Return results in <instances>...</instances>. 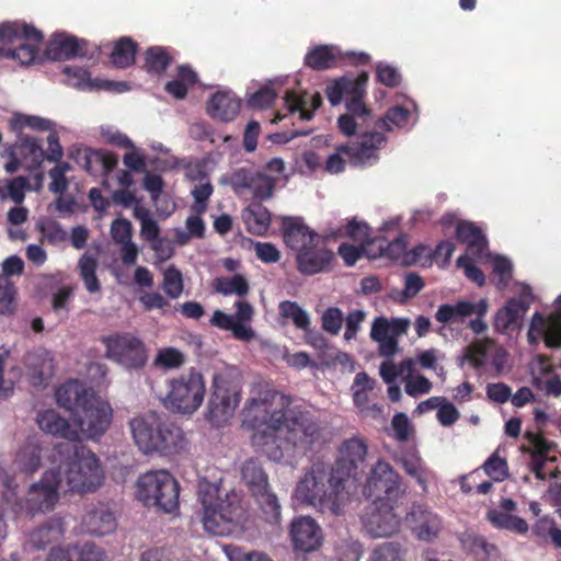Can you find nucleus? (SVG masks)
Masks as SVG:
<instances>
[{"label": "nucleus", "mask_w": 561, "mask_h": 561, "mask_svg": "<svg viewBox=\"0 0 561 561\" xmlns=\"http://www.w3.org/2000/svg\"><path fill=\"white\" fill-rule=\"evenodd\" d=\"M291 403L290 397L259 385L242 410V427L251 431L252 446L274 462L293 463L322 437L318 420Z\"/></svg>", "instance_id": "nucleus-1"}, {"label": "nucleus", "mask_w": 561, "mask_h": 561, "mask_svg": "<svg viewBox=\"0 0 561 561\" xmlns=\"http://www.w3.org/2000/svg\"><path fill=\"white\" fill-rule=\"evenodd\" d=\"M400 484L399 473L388 462L377 461L363 489L366 497H375L362 515L363 527L370 537H390L399 531L401 518L388 501L400 494Z\"/></svg>", "instance_id": "nucleus-2"}, {"label": "nucleus", "mask_w": 561, "mask_h": 561, "mask_svg": "<svg viewBox=\"0 0 561 561\" xmlns=\"http://www.w3.org/2000/svg\"><path fill=\"white\" fill-rule=\"evenodd\" d=\"M196 516L206 533L213 536H243L251 520L236 492H222L217 483L198 481Z\"/></svg>", "instance_id": "nucleus-3"}, {"label": "nucleus", "mask_w": 561, "mask_h": 561, "mask_svg": "<svg viewBox=\"0 0 561 561\" xmlns=\"http://www.w3.org/2000/svg\"><path fill=\"white\" fill-rule=\"evenodd\" d=\"M345 476L331 465L313 462L298 479L293 499L320 513L341 515L351 500Z\"/></svg>", "instance_id": "nucleus-4"}, {"label": "nucleus", "mask_w": 561, "mask_h": 561, "mask_svg": "<svg viewBox=\"0 0 561 561\" xmlns=\"http://www.w3.org/2000/svg\"><path fill=\"white\" fill-rule=\"evenodd\" d=\"M298 84L297 76H278L270 79L256 92L251 94L249 103L256 108H266L271 106L278 93L284 90V106L277 113L273 123L284 119L287 116L298 121H310L314 112L322 104L320 93L302 91L296 89Z\"/></svg>", "instance_id": "nucleus-5"}, {"label": "nucleus", "mask_w": 561, "mask_h": 561, "mask_svg": "<svg viewBox=\"0 0 561 561\" xmlns=\"http://www.w3.org/2000/svg\"><path fill=\"white\" fill-rule=\"evenodd\" d=\"M56 455L62 463L55 469L62 491L79 494L93 493L104 482V470L99 457L84 446L61 443L55 447Z\"/></svg>", "instance_id": "nucleus-6"}, {"label": "nucleus", "mask_w": 561, "mask_h": 561, "mask_svg": "<svg viewBox=\"0 0 561 561\" xmlns=\"http://www.w3.org/2000/svg\"><path fill=\"white\" fill-rule=\"evenodd\" d=\"M367 73L357 78L341 77L327 87L325 93L331 105L335 106L345 98L346 113L337 119V126L345 136H353L371 121V112L363 102Z\"/></svg>", "instance_id": "nucleus-7"}, {"label": "nucleus", "mask_w": 561, "mask_h": 561, "mask_svg": "<svg viewBox=\"0 0 561 561\" xmlns=\"http://www.w3.org/2000/svg\"><path fill=\"white\" fill-rule=\"evenodd\" d=\"M242 399L240 380L230 370L213 375L210 394L205 417L213 427L222 428L230 424Z\"/></svg>", "instance_id": "nucleus-8"}, {"label": "nucleus", "mask_w": 561, "mask_h": 561, "mask_svg": "<svg viewBox=\"0 0 561 561\" xmlns=\"http://www.w3.org/2000/svg\"><path fill=\"white\" fill-rule=\"evenodd\" d=\"M205 394V378L192 368L167 381V392L160 401L171 413L191 416L203 405Z\"/></svg>", "instance_id": "nucleus-9"}, {"label": "nucleus", "mask_w": 561, "mask_h": 561, "mask_svg": "<svg viewBox=\"0 0 561 561\" xmlns=\"http://www.w3.org/2000/svg\"><path fill=\"white\" fill-rule=\"evenodd\" d=\"M43 34L34 26L14 21L0 24V58L15 60L27 66L38 56Z\"/></svg>", "instance_id": "nucleus-10"}, {"label": "nucleus", "mask_w": 561, "mask_h": 561, "mask_svg": "<svg viewBox=\"0 0 561 561\" xmlns=\"http://www.w3.org/2000/svg\"><path fill=\"white\" fill-rule=\"evenodd\" d=\"M179 483L167 470L148 471L136 483V497L146 506H157L165 513L179 508Z\"/></svg>", "instance_id": "nucleus-11"}, {"label": "nucleus", "mask_w": 561, "mask_h": 561, "mask_svg": "<svg viewBox=\"0 0 561 561\" xmlns=\"http://www.w3.org/2000/svg\"><path fill=\"white\" fill-rule=\"evenodd\" d=\"M113 421L111 404L99 396H90V400L76 413L72 422L80 438L98 439L105 434Z\"/></svg>", "instance_id": "nucleus-12"}, {"label": "nucleus", "mask_w": 561, "mask_h": 561, "mask_svg": "<svg viewBox=\"0 0 561 561\" xmlns=\"http://www.w3.org/2000/svg\"><path fill=\"white\" fill-rule=\"evenodd\" d=\"M276 178L252 169L240 168L221 178V183L229 185L244 199L264 201L273 196Z\"/></svg>", "instance_id": "nucleus-13"}, {"label": "nucleus", "mask_w": 561, "mask_h": 561, "mask_svg": "<svg viewBox=\"0 0 561 561\" xmlns=\"http://www.w3.org/2000/svg\"><path fill=\"white\" fill-rule=\"evenodd\" d=\"M506 362L507 352L490 337L473 341L458 357L459 366L468 365L479 374L486 373L489 369L501 373Z\"/></svg>", "instance_id": "nucleus-14"}, {"label": "nucleus", "mask_w": 561, "mask_h": 561, "mask_svg": "<svg viewBox=\"0 0 561 561\" xmlns=\"http://www.w3.org/2000/svg\"><path fill=\"white\" fill-rule=\"evenodd\" d=\"M60 491L58 474L55 469H49L37 483L31 485L26 497L15 503L14 510L28 515L50 511L58 503Z\"/></svg>", "instance_id": "nucleus-15"}, {"label": "nucleus", "mask_w": 561, "mask_h": 561, "mask_svg": "<svg viewBox=\"0 0 561 561\" xmlns=\"http://www.w3.org/2000/svg\"><path fill=\"white\" fill-rule=\"evenodd\" d=\"M513 291L516 296L510 298L494 314V330L501 334L520 330L523 320L534 301L531 287L526 283H515Z\"/></svg>", "instance_id": "nucleus-16"}, {"label": "nucleus", "mask_w": 561, "mask_h": 561, "mask_svg": "<svg viewBox=\"0 0 561 561\" xmlns=\"http://www.w3.org/2000/svg\"><path fill=\"white\" fill-rule=\"evenodd\" d=\"M1 157L8 159L3 167L7 173L13 174L20 169L31 172L42 167L45 150L39 139L24 135L20 136L14 144L7 145Z\"/></svg>", "instance_id": "nucleus-17"}, {"label": "nucleus", "mask_w": 561, "mask_h": 561, "mask_svg": "<svg viewBox=\"0 0 561 561\" xmlns=\"http://www.w3.org/2000/svg\"><path fill=\"white\" fill-rule=\"evenodd\" d=\"M106 357L127 369L142 367L147 362L145 344L129 333L115 334L104 340Z\"/></svg>", "instance_id": "nucleus-18"}, {"label": "nucleus", "mask_w": 561, "mask_h": 561, "mask_svg": "<svg viewBox=\"0 0 561 561\" xmlns=\"http://www.w3.org/2000/svg\"><path fill=\"white\" fill-rule=\"evenodd\" d=\"M556 312L533 313L527 331V341L536 346L543 342L548 348H561V294L554 300Z\"/></svg>", "instance_id": "nucleus-19"}, {"label": "nucleus", "mask_w": 561, "mask_h": 561, "mask_svg": "<svg viewBox=\"0 0 561 561\" xmlns=\"http://www.w3.org/2000/svg\"><path fill=\"white\" fill-rule=\"evenodd\" d=\"M234 308V314L215 310L209 322L218 329L230 331L234 339L249 342L255 337V332L251 327L254 309L244 300L237 301Z\"/></svg>", "instance_id": "nucleus-20"}, {"label": "nucleus", "mask_w": 561, "mask_h": 561, "mask_svg": "<svg viewBox=\"0 0 561 561\" xmlns=\"http://www.w3.org/2000/svg\"><path fill=\"white\" fill-rule=\"evenodd\" d=\"M373 119L366 125L369 124ZM365 128L362 127L356 134L358 137L346 144L348 149V161L356 167H370L378 162L380 158V151L387 145V137L376 130L362 131Z\"/></svg>", "instance_id": "nucleus-21"}, {"label": "nucleus", "mask_w": 561, "mask_h": 561, "mask_svg": "<svg viewBox=\"0 0 561 561\" xmlns=\"http://www.w3.org/2000/svg\"><path fill=\"white\" fill-rule=\"evenodd\" d=\"M157 430L156 440H151L148 437L142 439V445L146 448L152 449V454L175 456L187 449L188 439L186 434L176 423L163 420L160 416Z\"/></svg>", "instance_id": "nucleus-22"}, {"label": "nucleus", "mask_w": 561, "mask_h": 561, "mask_svg": "<svg viewBox=\"0 0 561 561\" xmlns=\"http://www.w3.org/2000/svg\"><path fill=\"white\" fill-rule=\"evenodd\" d=\"M410 320L407 318L377 317L374 319L370 337L378 344L379 354L391 358L398 352V339L407 333Z\"/></svg>", "instance_id": "nucleus-23"}, {"label": "nucleus", "mask_w": 561, "mask_h": 561, "mask_svg": "<svg viewBox=\"0 0 561 561\" xmlns=\"http://www.w3.org/2000/svg\"><path fill=\"white\" fill-rule=\"evenodd\" d=\"M342 60H348L355 64H367L369 56L363 51H343L335 45L314 46L305 56V64L317 70L333 68Z\"/></svg>", "instance_id": "nucleus-24"}, {"label": "nucleus", "mask_w": 561, "mask_h": 561, "mask_svg": "<svg viewBox=\"0 0 561 561\" xmlns=\"http://www.w3.org/2000/svg\"><path fill=\"white\" fill-rule=\"evenodd\" d=\"M290 540L295 550L309 553L318 550L323 543V531L310 516H299L291 520Z\"/></svg>", "instance_id": "nucleus-25"}, {"label": "nucleus", "mask_w": 561, "mask_h": 561, "mask_svg": "<svg viewBox=\"0 0 561 561\" xmlns=\"http://www.w3.org/2000/svg\"><path fill=\"white\" fill-rule=\"evenodd\" d=\"M69 154L77 164L94 176L111 172L117 164V159L113 153L82 145H73Z\"/></svg>", "instance_id": "nucleus-26"}, {"label": "nucleus", "mask_w": 561, "mask_h": 561, "mask_svg": "<svg viewBox=\"0 0 561 561\" xmlns=\"http://www.w3.org/2000/svg\"><path fill=\"white\" fill-rule=\"evenodd\" d=\"M417 119L419 114L415 102L403 96L388 108L376 125L386 131L409 130L416 124Z\"/></svg>", "instance_id": "nucleus-27"}, {"label": "nucleus", "mask_w": 561, "mask_h": 561, "mask_svg": "<svg viewBox=\"0 0 561 561\" xmlns=\"http://www.w3.org/2000/svg\"><path fill=\"white\" fill-rule=\"evenodd\" d=\"M333 252L324 244V239L313 242L297 254V268L304 275H314L330 270Z\"/></svg>", "instance_id": "nucleus-28"}, {"label": "nucleus", "mask_w": 561, "mask_h": 561, "mask_svg": "<svg viewBox=\"0 0 561 561\" xmlns=\"http://www.w3.org/2000/svg\"><path fill=\"white\" fill-rule=\"evenodd\" d=\"M376 383V379L365 371L357 373L352 382L353 402L363 417L380 419L382 416V407L377 403H369V394L375 389Z\"/></svg>", "instance_id": "nucleus-29"}, {"label": "nucleus", "mask_w": 561, "mask_h": 561, "mask_svg": "<svg viewBox=\"0 0 561 561\" xmlns=\"http://www.w3.org/2000/svg\"><path fill=\"white\" fill-rule=\"evenodd\" d=\"M407 522L413 535L422 541L435 539L442 529L439 516L421 505L412 507L407 515Z\"/></svg>", "instance_id": "nucleus-30"}, {"label": "nucleus", "mask_w": 561, "mask_h": 561, "mask_svg": "<svg viewBox=\"0 0 561 561\" xmlns=\"http://www.w3.org/2000/svg\"><path fill=\"white\" fill-rule=\"evenodd\" d=\"M83 531L92 536H106L116 530L117 523L114 513L105 504L89 506L82 516Z\"/></svg>", "instance_id": "nucleus-31"}, {"label": "nucleus", "mask_w": 561, "mask_h": 561, "mask_svg": "<svg viewBox=\"0 0 561 561\" xmlns=\"http://www.w3.org/2000/svg\"><path fill=\"white\" fill-rule=\"evenodd\" d=\"M488 310L489 301L485 298L478 302L458 300L455 304L440 305L435 313V319L443 324L457 323L467 317L473 316V313L486 314Z\"/></svg>", "instance_id": "nucleus-32"}, {"label": "nucleus", "mask_w": 561, "mask_h": 561, "mask_svg": "<svg viewBox=\"0 0 561 561\" xmlns=\"http://www.w3.org/2000/svg\"><path fill=\"white\" fill-rule=\"evenodd\" d=\"M241 108V100L229 89H219L207 102V114L220 122L233 121Z\"/></svg>", "instance_id": "nucleus-33"}, {"label": "nucleus", "mask_w": 561, "mask_h": 561, "mask_svg": "<svg viewBox=\"0 0 561 561\" xmlns=\"http://www.w3.org/2000/svg\"><path fill=\"white\" fill-rule=\"evenodd\" d=\"M282 226L284 242L297 254L312 245L314 241H320L321 236L312 231L300 218H284Z\"/></svg>", "instance_id": "nucleus-34"}, {"label": "nucleus", "mask_w": 561, "mask_h": 561, "mask_svg": "<svg viewBox=\"0 0 561 561\" xmlns=\"http://www.w3.org/2000/svg\"><path fill=\"white\" fill-rule=\"evenodd\" d=\"M404 472L412 478L417 485L426 492L431 482L436 480V473L432 470L415 449L404 450L397 458Z\"/></svg>", "instance_id": "nucleus-35"}, {"label": "nucleus", "mask_w": 561, "mask_h": 561, "mask_svg": "<svg viewBox=\"0 0 561 561\" xmlns=\"http://www.w3.org/2000/svg\"><path fill=\"white\" fill-rule=\"evenodd\" d=\"M47 561H107L106 553L91 541L51 549Z\"/></svg>", "instance_id": "nucleus-36"}, {"label": "nucleus", "mask_w": 561, "mask_h": 561, "mask_svg": "<svg viewBox=\"0 0 561 561\" xmlns=\"http://www.w3.org/2000/svg\"><path fill=\"white\" fill-rule=\"evenodd\" d=\"M36 423L41 431L55 437H61L69 442H79L80 435L75 424L71 425L68 420L61 417L53 409L44 410L37 413Z\"/></svg>", "instance_id": "nucleus-37"}, {"label": "nucleus", "mask_w": 561, "mask_h": 561, "mask_svg": "<svg viewBox=\"0 0 561 561\" xmlns=\"http://www.w3.org/2000/svg\"><path fill=\"white\" fill-rule=\"evenodd\" d=\"M367 454V446L359 437L346 439L340 447L339 458L334 469H339L341 473L346 474V483L352 485L351 472L363 463Z\"/></svg>", "instance_id": "nucleus-38"}, {"label": "nucleus", "mask_w": 561, "mask_h": 561, "mask_svg": "<svg viewBox=\"0 0 561 561\" xmlns=\"http://www.w3.org/2000/svg\"><path fill=\"white\" fill-rule=\"evenodd\" d=\"M85 45L84 41L72 35L56 33L49 41L45 55L49 60H67L85 55Z\"/></svg>", "instance_id": "nucleus-39"}, {"label": "nucleus", "mask_w": 561, "mask_h": 561, "mask_svg": "<svg viewBox=\"0 0 561 561\" xmlns=\"http://www.w3.org/2000/svg\"><path fill=\"white\" fill-rule=\"evenodd\" d=\"M90 396H95L94 391L75 379L62 383L56 391L57 403L70 411L71 415L90 400Z\"/></svg>", "instance_id": "nucleus-40"}, {"label": "nucleus", "mask_w": 561, "mask_h": 561, "mask_svg": "<svg viewBox=\"0 0 561 561\" xmlns=\"http://www.w3.org/2000/svg\"><path fill=\"white\" fill-rule=\"evenodd\" d=\"M160 415L154 412H147L138 414L130 419L129 430L135 445L145 455H152V449L146 448L142 445V439L148 437L151 440H156L158 433L157 427L159 426Z\"/></svg>", "instance_id": "nucleus-41"}, {"label": "nucleus", "mask_w": 561, "mask_h": 561, "mask_svg": "<svg viewBox=\"0 0 561 561\" xmlns=\"http://www.w3.org/2000/svg\"><path fill=\"white\" fill-rule=\"evenodd\" d=\"M131 224L126 219H116L111 226V236L121 245L122 261L126 265L135 264L138 257V248L131 241Z\"/></svg>", "instance_id": "nucleus-42"}, {"label": "nucleus", "mask_w": 561, "mask_h": 561, "mask_svg": "<svg viewBox=\"0 0 561 561\" xmlns=\"http://www.w3.org/2000/svg\"><path fill=\"white\" fill-rule=\"evenodd\" d=\"M7 123L9 129L19 137L23 136L25 130L45 133L56 128V123L47 117L22 112H12Z\"/></svg>", "instance_id": "nucleus-43"}, {"label": "nucleus", "mask_w": 561, "mask_h": 561, "mask_svg": "<svg viewBox=\"0 0 561 561\" xmlns=\"http://www.w3.org/2000/svg\"><path fill=\"white\" fill-rule=\"evenodd\" d=\"M407 243V236L400 234L392 242L388 243L386 248L380 244L379 249L382 255L400 261L402 264L416 263L421 256H427L431 253L427 247L419 245L412 250L411 259H408Z\"/></svg>", "instance_id": "nucleus-44"}, {"label": "nucleus", "mask_w": 561, "mask_h": 561, "mask_svg": "<svg viewBox=\"0 0 561 561\" xmlns=\"http://www.w3.org/2000/svg\"><path fill=\"white\" fill-rule=\"evenodd\" d=\"M457 238L467 243V252L482 259L483 253L488 250L486 240L481 229L476 227L472 222L462 221L457 225Z\"/></svg>", "instance_id": "nucleus-45"}, {"label": "nucleus", "mask_w": 561, "mask_h": 561, "mask_svg": "<svg viewBox=\"0 0 561 561\" xmlns=\"http://www.w3.org/2000/svg\"><path fill=\"white\" fill-rule=\"evenodd\" d=\"M403 369L408 375L403 377L404 391L408 396L417 398L431 392L433 383L428 378L415 370V360L411 357L403 359Z\"/></svg>", "instance_id": "nucleus-46"}, {"label": "nucleus", "mask_w": 561, "mask_h": 561, "mask_svg": "<svg viewBox=\"0 0 561 561\" xmlns=\"http://www.w3.org/2000/svg\"><path fill=\"white\" fill-rule=\"evenodd\" d=\"M248 230L257 236L264 234L271 225V215L261 204H251L242 211Z\"/></svg>", "instance_id": "nucleus-47"}, {"label": "nucleus", "mask_w": 561, "mask_h": 561, "mask_svg": "<svg viewBox=\"0 0 561 561\" xmlns=\"http://www.w3.org/2000/svg\"><path fill=\"white\" fill-rule=\"evenodd\" d=\"M65 533L64 523L60 518L51 519L45 526L38 527L30 534L28 542L38 549L58 541Z\"/></svg>", "instance_id": "nucleus-48"}, {"label": "nucleus", "mask_w": 561, "mask_h": 561, "mask_svg": "<svg viewBox=\"0 0 561 561\" xmlns=\"http://www.w3.org/2000/svg\"><path fill=\"white\" fill-rule=\"evenodd\" d=\"M242 480L252 491L253 495L268 488L267 476L256 459H248L241 468Z\"/></svg>", "instance_id": "nucleus-49"}, {"label": "nucleus", "mask_w": 561, "mask_h": 561, "mask_svg": "<svg viewBox=\"0 0 561 561\" xmlns=\"http://www.w3.org/2000/svg\"><path fill=\"white\" fill-rule=\"evenodd\" d=\"M479 260L481 263L488 262L491 264L492 282L497 289H505L512 278V263L504 256L491 255L488 250L483 253L482 259Z\"/></svg>", "instance_id": "nucleus-50"}, {"label": "nucleus", "mask_w": 561, "mask_h": 561, "mask_svg": "<svg viewBox=\"0 0 561 561\" xmlns=\"http://www.w3.org/2000/svg\"><path fill=\"white\" fill-rule=\"evenodd\" d=\"M16 470L33 473L41 466V447L36 442H28L16 453L14 462Z\"/></svg>", "instance_id": "nucleus-51"}, {"label": "nucleus", "mask_w": 561, "mask_h": 561, "mask_svg": "<svg viewBox=\"0 0 561 561\" xmlns=\"http://www.w3.org/2000/svg\"><path fill=\"white\" fill-rule=\"evenodd\" d=\"M214 289L224 296H247L250 290L248 279L241 274L221 276L214 280Z\"/></svg>", "instance_id": "nucleus-52"}, {"label": "nucleus", "mask_w": 561, "mask_h": 561, "mask_svg": "<svg viewBox=\"0 0 561 561\" xmlns=\"http://www.w3.org/2000/svg\"><path fill=\"white\" fill-rule=\"evenodd\" d=\"M488 520L496 528L511 530L520 535L526 534L529 529L525 519L496 508L488 512Z\"/></svg>", "instance_id": "nucleus-53"}, {"label": "nucleus", "mask_w": 561, "mask_h": 561, "mask_svg": "<svg viewBox=\"0 0 561 561\" xmlns=\"http://www.w3.org/2000/svg\"><path fill=\"white\" fill-rule=\"evenodd\" d=\"M197 81V75L187 66L178 69L176 77L165 84V90L175 99H183Z\"/></svg>", "instance_id": "nucleus-54"}, {"label": "nucleus", "mask_w": 561, "mask_h": 561, "mask_svg": "<svg viewBox=\"0 0 561 561\" xmlns=\"http://www.w3.org/2000/svg\"><path fill=\"white\" fill-rule=\"evenodd\" d=\"M137 44L130 37H122L115 42L111 53V61L117 68H126L134 64Z\"/></svg>", "instance_id": "nucleus-55"}, {"label": "nucleus", "mask_w": 561, "mask_h": 561, "mask_svg": "<svg viewBox=\"0 0 561 561\" xmlns=\"http://www.w3.org/2000/svg\"><path fill=\"white\" fill-rule=\"evenodd\" d=\"M328 237H350L354 241H357L362 245H364L365 243H368L370 241V228L365 221L352 219L348 220L347 224H345L344 226L339 227L336 230L330 231Z\"/></svg>", "instance_id": "nucleus-56"}, {"label": "nucleus", "mask_w": 561, "mask_h": 561, "mask_svg": "<svg viewBox=\"0 0 561 561\" xmlns=\"http://www.w3.org/2000/svg\"><path fill=\"white\" fill-rule=\"evenodd\" d=\"M279 314L290 321L297 329L307 332L310 327V316L297 302L285 300L278 306Z\"/></svg>", "instance_id": "nucleus-57"}, {"label": "nucleus", "mask_w": 561, "mask_h": 561, "mask_svg": "<svg viewBox=\"0 0 561 561\" xmlns=\"http://www.w3.org/2000/svg\"><path fill=\"white\" fill-rule=\"evenodd\" d=\"M161 273L163 277L161 288L164 294L171 299L180 298L184 290L182 272L172 264L161 270Z\"/></svg>", "instance_id": "nucleus-58"}, {"label": "nucleus", "mask_w": 561, "mask_h": 561, "mask_svg": "<svg viewBox=\"0 0 561 561\" xmlns=\"http://www.w3.org/2000/svg\"><path fill=\"white\" fill-rule=\"evenodd\" d=\"M261 507L265 520L270 524H278L282 516V507L277 496L271 492L270 488L254 495Z\"/></svg>", "instance_id": "nucleus-59"}, {"label": "nucleus", "mask_w": 561, "mask_h": 561, "mask_svg": "<svg viewBox=\"0 0 561 561\" xmlns=\"http://www.w3.org/2000/svg\"><path fill=\"white\" fill-rule=\"evenodd\" d=\"M62 71L66 75L67 84L76 89L92 91L100 85V80L92 79L90 72L84 68L66 66Z\"/></svg>", "instance_id": "nucleus-60"}, {"label": "nucleus", "mask_w": 561, "mask_h": 561, "mask_svg": "<svg viewBox=\"0 0 561 561\" xmlns=\"http://www.w3.org/2000/svg\"><path fill=\"white\" fill-rule=\"evenodd\" d=\"M96 267V259H94L92 255L88 253H84L78 262L80 276L84 283L87 290L90 294H94L100 290V283L95 275Z\"/></svg>", "instance_id": "nucleus-61"}, {"label": "nucleus", "mask_w": 561, "mask_h": 561, "mask_svg": "<svg viewBox=\"0 0 561 561\" xmlns=\"http://www.w3.org/2000/svg\"><path fill=\"white\" fill-rule=\"evenodd\" d=\"M28 365L33 368L34 375L42 381L54 373V359L47 350H37L28 357Z\"/></svg>", "instance_id": "nucleus-62"}, {"label": "nucleus", "mask_w": 561, "mask_h": 561, "mask_svg": "<svg viewBox=\"0 0 561 561\" xmlns=\"http://www.w3.org/2000/svg\"><path fill=\"white\" fill-rule=\"evenodd\" d=\"M404 553V549L398 542H383L371 550L369 561H403Z\"/></svg>", "instance_id": "nucleus-63"}, {"label": "nucleus", "mask_w": 561, "mask_h": 561, "mask_svg": "<svg viewBox=\"0 0 561 561\" xmlns=\"http://www.w3.org/2000/svg\"><path fill=\"white\" fill-rule=\"evenodd\" d=\"M222 551L228 561H272V559L262 551L245 550L236 545L222 546Z\"/></svg>", "instance_id": "nucleus-64"}]
</instances>
